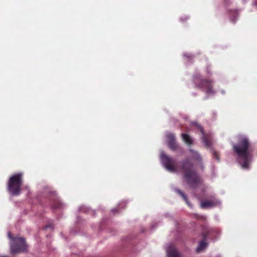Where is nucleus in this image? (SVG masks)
<instances>
[{"label":"nucleus","mask_w":257,"mask_h":257,"mask_svg":"<svg viewBox=\"0 0 257 257\" xmlns=\"http://www.w3.org/2000/svg\"><path fill=\"white\" fill-rule=\"evenodd\" d=\"M117 211V209H113L111 210V212L113 213H114L115 212H116V211Z\"/></svg>","instance_id":"16"},{"label":"nucleus","mask_w":257,"mask_h":257,"mask_svg":"<svg viewBox=\"0 0 257 257\" xmlns=\"http://www.w3.org/2000/svg\"><path fill=\"white\" fill-rule=\"evenodd\" d=\"M8 237L11 240L10 246L12 254L24 251L26 249L25 240L22 237H13L11 232H8Z\"/></svg>","instance_id":"4"},{"label":"nucleus","mask_w":257,"mask_h":257,"mask_svg":"<svg viewBox=\"0 0 257 257\" xmlns=\"http://www.w3.org/2000/svg\"><path fill=\"white\" fill-rule=\"evenodd\" d=\"M160 159L163 165L171 172H177V165L176 160L165 155L164 152L161 153Z\"/></svg>","instance_id":"6"},{"label":"nucleus","mask_w":257,"mask_h":257,"mask_svg":"<svg viewBox=\"0 0 257 257\" xmlns=\"http://www.w3.org/2000/svg\"><path fill=\"white\" fill-rule=\"evenodd\" d=\"M234 13H235V17H237V13H236V12H235Z\"/></svg>","instance_id":"18"},{"label":"nucleus","mask_w":257,"mask_h":257,"mask_svg":"<svg viewBox=\"0 0 257 257\" xmlns=\"http://www.w3.org/2000/svg\"><path fill=\"white\" fill-rule=\"evenodd\" d=\"M181 137L183 141L188 145H192L193 142V139L188 135L185 134H182Z\"/></svg>","instance_id":"11"},{"label":"nucleus","mask_w":257,"mask_h":257,"mask_svg":"<svg viewBox=\"0 0 257 257\" xmlns=\"http://www.w3.org/2000/svg\"><path fill=\"white\" fill-rule=\"evenodd\" d=\"M220 202L219 201L215 200L213 201L205 200L201 202V207L202 208H208L215 207L218 205H220Z\"/></svg>","instance_id":"8"},{"label":"nucleus","mask_w":257,"mask_h":257,"mask_svg":"<svg viewBox=\"0 0 257 257\" xmlns=\"http://www.w3.org/2000/svg\"><path fill=\"white\" fill-rule=\"evenodd\" d=\"M195 124L196 125L197 127L200 130L202 134V140L203 143L206 146L210 147L211 146V143L206 138L205 134H204V132H203V130L202 128V127L199 124H198L197 123H195Z\"/></svg>","instance_id":"10"},{"label":"nucleus","mask_w":257,"mask_h":257,"mask_svg":"<svg viewBox=\"0 0 257 257\" xmlns=\"http://www.w3.org/2000/svg\"><path fill=\"white\" fill-rule=\"evenodd\" d=\"M2 257H9V256H3Z\"/></svg>","instance_id":"20"},{"label":"nucleus","mask_w":257,"mask_h":257,"mask_svg":"<svg viewBox=\"0 0 257 257\" xmlns=\"http://www.w3.org/2000/svg\"><path fill=\"white\" fill-rule=\"evenodd\" d=\"M166 137L168 139V145L172 150H176L177 148V144L175 142V137L173 134L168 133L166 134Z\"/></svg>","instance_id":"7"},{"label":"nucleus","mask_w":257,"mask_h":257,"mask_svg":"<svg viewBox=\"0 0 257 257\" xmlns=\"http://www.w3.org/2000/svg\"><path fill=\"white\" fill-rule=\"evenodd\" d=\"M182 163L184 178L188 184L193 187L199 182L200 177L196 172L193 170V164L191 163L190 158L183 161Z\"/></svg>","instance_id":"2"},{"label":"nucleus","mask_w":257,"mask_h":257,"mask_svg":"<svg viewBox=\"0 0 257 257\" xmlns=\"http://www.w3.org/2000/svg\"><path fill=\"white\" fill-rule=\"evenodd\" d=\"M184 56L188 58L190 57L189 55H187V54H184Z\"/></svg>","instance_id":"17"},{"label":"nucleus","mask_w":257,"mask_h":257,"mask_svg":"<svg viewBox=\"0 0 257 257\" xmlns=\"http://www.w3.org/2000/svg\"><path fill=\"white\" fill-rule=\"evenodd\" d=\"M166 251L167 255L168 257H181L180 253L172 245H169L168 246Z\"/></svg>","instance_id":"9"},{"label":"nucleus","mask_w":257,"mask_h":257,"mask_svg":"<svg viewBox=\"0 0 257 257\" xmlns=\"http://www.w3.org/2000/svg\"><path fill=\"white\" fill-rule=\"evenodd\" d=\"M239 143L233 145V150L238 157V162L243 169H248L252 160V155L249 151V143L247 138L243 136L238 137Z\"/></svg>","instance_id":"1"},{"label":"nucleus","mask_w":257,"mask_h":257,"mask_svg":"<svg viewBox=\"0 0 257 257\" xmlns=\"http://www.w3.org/2000/svg\"><path fill=\"white\" fill-rule=\"evenodd\" d=\"M189 151L192 153V159H195L198 161L201 160L200 156L197 152L193 150H190Z\"/></svg>","instance_id":"13"},{"label":"nucleus","mask_w":257,"mask_h":257,"mask_svg":"<svg viewBox=\"0 0 257 257\" xmlns=\"http://www.w3.org/2000/svg\"><path fill=\"white\" fill-rule=\"evenodd\" d=\"M22 182V174L21 173H18L11 177L8 183L9 192L13 195H19L21 193Z\"/></svg>","instance_id":"3"},{"label":"nucleus","mask_w":257,"mask_h":257,"mask_svg":"<svg viewBox=\"0 0 257 257\" xmlns=\"http://www.w3.org/2000/svg\"><path fill=\"white\" fill-rule=\"evenodd\" d=\"M213 155L216 158V159L219 161V158H218V156L217 155V154L216 152H214L213 153Z\"/></svg>","instance_id":"15"},{"label":"nucleus","mask_w":257,"mask_h":257,"mask_svg":"<svg viewBox=\"0 0 257 257\" xmlns=\"http://www.w3.org/2000/svg\"><path fill=\"white\" fill-rule=\"evenodd\" d=\"M231 21H232V22H233L235 21V20H234V19H231Z\"/></svg>","instance_id":"19"},{"label":"nucleus","mask_w":257,"mask_h":257,"mask_svg":"<svg viewBox=\"0 0 257 257\" xmlns=\"http://www.w3.org/2000/svg\"><path fill=\"white\" fill-rule=\"evenodd\" d=\"M196 83V87L205 91L207 94H214V91L212 90V82L206 79H202L200 76H196L194 78Z\"/></svg>","instance_id":"5"},{"label":"nucleus","mask_w":257,"mask_h":257,"mask_svg":"<svg viewBox=\"0 0 257 257\" xmlns=\"http://www.w3.org/2000/svg\"><path fill=\"white\" fill-rule=\"evenodd\" d=\"M207 246V243L204 241L199 242L198 247L196 248L197 252H200L204 249Z\"/></svg>","instance_id":"12"},{"label":"nucleus","mask_w":257,"mask_h":257,"mask_svg":"<svg viewBox=\"0 0 257 257\" xmlns=\"http://www.w3.org/2000/svg\"><path fill=\"white\" fill-rule=\"evenodd\" d=\"M176 191L178 193V194L181 196L182 197V198L185 200V201L186 202V203L189 205V202H188V199H187V197L186 196V195L182 192L181 191V190H179V189H176Z\"/></svg>","instance_id":"14"}]
</instances>
